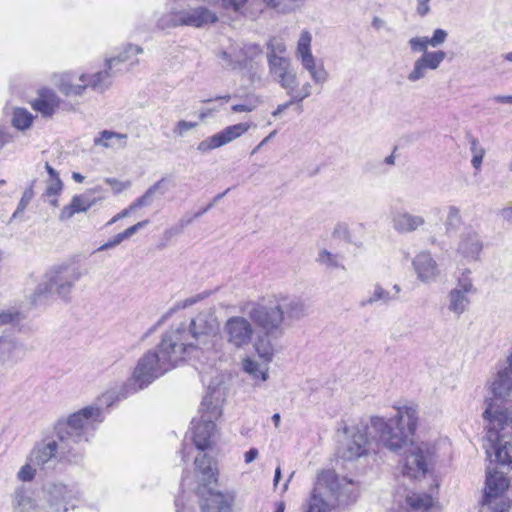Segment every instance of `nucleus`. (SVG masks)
<instances>
[{
  "label": "nucleus",
  "mask_w": 512,
  "mask_h": 512,
  "mask_svg": "<svg viewBox=\"0 0 512 512\" xmlns=\"http://www.w3.org/2000/svg\"><path fill=\"white\" fill-rule=\"evenodd\" d=\"M219 330L218 319L212 307L199 311L188 324L180 323L165 334L172 335V343L185 358L202 345H206Z\"/></svg>",
  "instance_id": "39448f33"
},
{
  "label": "nucleus",
  "mask_w": 512,
  "mask_h": 512,
  "mask_svg": "<svg viewBox=\"0 0 512 512\" xmlns=\"http://www.w3.org/2000/svg\"><path fill=\"white\" fill-rule=\"evenodd\" d=\"M63 189V183L61 179H47L46 181V189L45 196L51 198L49 199V203L53 206H58V200L56 198L57 195L61 193Z\"/></svg>",
  "instance_id": "79ce46f5"
},
{
  "label": "nucleus",
  "mask_w": 512,
  "mask_h": 512,
  "mask_svg": "<svg viewBox=\"0 0 512 512\" xmlns=\"http://www.w3.org/2000/svg\"><path fill=\"white\" fill-rule=\"evenodd\" d=\"M129 386H130L129 380H127V382L124 385H122L120 388L112 389V390H109V391L103 393L101 395V397L99 398V402L101 403V405H106L107 407H110L116 401L125 399L129 395H132L137 392V391H132L131 390L132 388Z\"/></svg>",
  "instance_id": "473e14b6"
},
{
  "label": "nucleus",
  "mask_w": 512,
  "mask_h": 512,
  "mask_svg": "<svg viewBox=\"0 0 512 512\" xmlns=\"http://www.w3.org/2000/svg\"><path fill=\"white\" fill-rule=\"evenodd\" d=\"M296 59L301 63V66L306 70L312 81L315 84H324L329 77L327 70L322 63H316V58L311 50V37L309 34H302L297 43L295 53Z\"/></svg>",
  "instance_id": "9b49d317"
},
{
  "label": "nucleus",
  "mask_w": 512,
  "mask_h": 512,
  "mask_svg": "<svg viewBox=\"0 0 512 512\" xmlns=\"http://www.w3.org/2000/svg\"><path fill=\"white\" fill-rule=\"evenodd\" d=\"M333 236L350 242L351 239L348 224L338 223L333 230Z\"/></svg>",
  "instance_id": "8fccbe9b"
},
{
  "label": "nucleus",
  "mask_w": 512,
  "mask_h": 512,
  "mask_svg": "<svg viewBox=\"0 0 512 512\" xmlns=\"http://www.w3.org/2000/svg\"><path fill=\"white\" fill-rule=\"evenodd\" d=\"M476 289L469 277H462L459 279L458 284L453 288L447 296L449 312L455 316L460 317L469 307L470 299L469 294H474Z\"/></svg>",
  "instance_id": "dca6fc26"
},
{
  "label": "nucleus",
  "mask_w": 512,
  "mask_h": 512,
  "mask_svg": "<svg viewBox=\"0 0 512 512\" xmlns=\"http://www.w3.org/2000/svg\"><path fill=\"white\" fill-rule=\"evenodd\" d=\"M323 487L329 490L339 503H347L353 492L352 481L345 477L339 478L334 471H324L318 477L317 487L311 496L307 512H329V505L316 494L317 490Z\"/></svg>",
  "instance_id": "6e6552de"
},
{
  "label": "nucleus",
  "mask_w": 512,
  "mask_h": 512,
  "mask_svg": "<svg viewBox=\"0 0 512 512\" xmlns=\"http://www.w3.org/2000/svg\"><path fill=\"white\" fill-rule=\"evenodd\" d=\"M60 98L51 89H41L38 98L32 103L35 111L39 112L43 117H52L59 108Z\"/></svg>",
  "instance_id": "bb28decb"
},
{
  "label": "nucleus",
  "mask_w": 512,
  "mask_h": 512,
  "mask_svg": "<svg viewBox=\"0 0 512 512\" xmlns=\"http://www.w3.org/2000/svg\"><path fill=\"white\" fill-rule=\"evenodd\" d=\"M310 313L307 300L295 295L279 294L261 303H253L247 310L249 319L266 336L279 338L285 330Z\"/></svg>",
  "instance_id": "f03ea898"
},
{
  "label": "nucleus",
  "mask_w": 512,
  "mask_h": 512,
  "mask_svg": "<svg viewBox=\"0 0 512 512\" xmlns=\"http://www.w3.org/2000/svg\"><path fill=\"white\" fill-rule=\"evenodd\" d=\"M244 58L248 60H254V57L261 55L262 49L257 44H247L242 48Z\"/></svg>",
  "instance_id": "3c124183"
},
{
  "label": "nucleus",
  "mask_w": 512,
  "mask_h": 512,
  "mask_svg": "<svg viewBox=\"0 0 512 512\" xmlns=\"http://www.w3.org/2000/svg\"><path fill=\"white\" fill-rule=\"evenodd\" d=\"M233 497L213 489L203 492L201 502L202 512H230Z\"/></svg>",
  "instance_id": "4be33fe9"
},
{
  "label": "nucleus",
  "mask_w": 512,
  "mask_h": 512,
  "mask_svg": "<svg viewBox=\"0 0 512 512\" xmlns=\"http://www.w3.org/2000/svg\"><path fill=\"white\" fill-rule=\"evenodd\" d=\"M412 265L417 279L423 283L434 282L440 275L438 264L429 251H421L416 254Z\"/></svg>",
  "instance_id": "a211bd4d"
},
{
  "label": "nucleus",
  "mask_w": 512,
  "mask_h": 512,
  "mask_svg": "<svg viewBox=\"0 0 512 512\" xmlns=\"http://www.w3.org/2000/svg\"><path fill=\"white\" fill-rule=\"evenodd\" d=\"M21 320V314L15 309L0 310V326L18 323Z\"/></svg>",
  "instance_id": "49530a36"
},
{
  "label": "nucleus",
  "mask_w": 512,
  "mask_h": 512,
  "mask_svg": "<svg viewBox=\"0 0 512 512\" xmlns=\"http://www.w3.org/2000/svg\"><path fill=\"white\" fill-rule=\"evenodd\" d=\"M142 53V47L133 44H126L116 56L106 58L105 66L108 67L110 71L114 69L116 72H120L122 71L120 66L126 62H129L131 66L137 64L138 59L135 57Z\"/></svg>",
  "instance_id": "393cba45"
},
{
  "label": "nucleus",
  "mask_w": 512,
  "mask_h": 512,
  "mask_svg": "<svg viewBox=\"0 0 512 512\" xmlns=\"http://www.w3.org/2000/svg\"><path fill=\"white\" fill-rule=\"evenodd\" d=\"M196 469L202 477V481L210 484L216 481V468L212 459L207 454L199 455L195 458Z\"/></svg>",
  "instance_id": "2f4dec72"
},
{
  "label": "nucleus",
  "mask_w": 512,
  "mask_h": 512,
  "mask_svg": "<svg viewBox=\"0 0 512 512\" xmlns=\"http://www.w3.org/2000/svg\"><path fill=\"white\" fill-rule=\"evenodd\" d=\"M148 222H149L148 220L140 221V222L136 223L135 225L127 228L124 232H122L123 236L125 237V239L130 238L137 231L144 228L148 224Z\"/></svg>",
  "instance_id": "6e6d98bb"
},
{
  "label": "nucleus",
  "mask_w": 512,
  "mask_h": 512,
  "mask_svg": "<svg viewBox=\"0 0 512 512\" xmlns=\"http://www.w3.org/2000/svg\"><path fill=\"white\" fill-rule=\"evenodd\" d=\"M227 5H231L236 11L239 10L248 0H223Z\"/></svg>",
  "instance_id": "774afa93"
},
{
  "label": "nucleus",
  "mask_w": 512,
  "mask_h": 512,
  "mask_svg": "<svg viewBox=\"0 0 512 512\" xmlns=\"http://www.w3.org/2000/svg\"><path fill=\"white\" fill-rule=\"evenodd\" d=\"M198 122H191L186 120H179L173 127L172 133L175 137H184L187 132L195 129Z\"/></svg>",
  "instance_id": "a18cd8bd"
},
{
  "label": "nucleus",
  "mask_w": 512,
  "mask_h": 512,
  "mask_svg": "<svg viewBox=\"0 0 512 512\" xmlns=\"http://www.w3.org/2000/svg\"><path fill=\"white\" fill-rule=\"evenodd\" d=\"M123 240H125V237L123 236V234L118 233L110 241L104 243L98 250L103 251V250H107L109 248H113V247L119 245Z\"/></svg>",
  "instance_id": "4d7b16f0"
},
{
  "label": "nucleus",
  "mask_w": 512,
  "mask_h": 512,
  "mask_svg": "<svg viewBox=\"0 0 512 512\" xmlns=\"http://www.w3.org/2000/svg\"><path fill=\"white\" fill-rule=\"evenodd\" d=\"M238 69L243 70V76L254 88H263L267 84L261 64L255 60L242 59L238 61Z\"/></svg>",
  "instance_id": "cd10ccee"
},
{
  "label": "nucleus",
  "mask_w": 512,
  "mask_h": 512,
  "mask_svg": "<svg viewBox=\"0 0 512 512\" xmlns=\"http://www.w3.org/2000/svg\"><path fill=\"white\" fill-rule=\"evenodd\" d=\"M268 63L269 76L287 92L295 90L298 86L296 71L294 70L290 58L270 59Z\"/></svg>",
  "instance_id": "2eb2a0df"
},
{
  "label": "nucleus",
  "mask_w": 512,
  "mask_h": 512,
  "mask_svg": "<svg viewBox=\"0 0 512 512\" xmlns=\"http://www.w3.org/2000/svg\"><path fill=\"white\" fill-rule=\"evenodd\" d=\"M87 78L86 74H82L76 79L72 74L66 73L59 75L55 84L59 91L66 96H81L88 88Z\"/></svg>",
  "instance_id": "b1692460"
},
{
  "label": "nucleus",
  "mask_w": 512,
  "mask_h": 512,
  "mask_svg": "<svg viewBox=\"0 0 512 512\" xmlns=\"http://www.w3.org/2000/svg\"><path fill=\"white\" fill-rule=\"evenodd\" d=\"M243 370L255 380L259 379L264 382L268 378L267 363L265 365H260L255 360L247 358L243 361Z\"/></svg>",
  "instance_id": "e433bc0d"
},
{
  "label": "nucleus",
  "mask_w": 512,
  "mask_h": 512,
  "mask_svg": "<svg viewBox=\"0 0 512 512\" xmlns=\"http://www.w3.org/2000/svg\"><path fill=\"white\" fill-rule=\"evenodd\" d=\"M194 219L195 217L193 215L185 214L183 217H181V219H179L177 224H175L174 226L170 227L165 231V236L171 238L175 235L181 234L185 227L190 225Z\"/></svg>",
  "instance_id": "37998d69"
},
{
  "label": "nucleus",
  "mask_w": 512,
  "mask_h": 512,
  "mask_svg": "<svg viewBox=\"0 0 512 512\" xmlns=\"http://www.w3.org/2000/svg\"><path fill=\"white\" fill-rule=\"evenodd\" d=\"M33 116L30 112L23 108H16L13 113L12 123L14 127L24 130L32 124Z\"/></svg>",
  "instance_id": "ea45409f"
},
{
  "label": "nucleus",
  "mask_w": 512,
  "mask_h": 512,
  "mask_svg": "<svg viewBox=\"0 0 512 512\" xmlns=\"http://www.w3.org/2000/svg\"><path fill=\"white\" fill-rule=\"evenodd\" d=\"M165 178L160 179L155 184H153L147 191L138 199L135 200L128 208L122 210L118 214H116L107 224L112 225L120 219L127 217L131 211L136 210L137 208L147 206L152 202L153 196L158 192L163 195L166 192L165 189Z\"/></svg>",
  "instance_id": "5701e85b"
},
{
  "label": "nucleus",
  "mask_w": 512,
  "mask_h": 512,
  "mask_svg": "<svg viewBox=\"0 0 512 512\" xmlns=\"http://www.w3.org/2000/svg\"><path fill=\"white\" fill-rule=\"evenodd\" d=\"M105 182L112 187L115 193H120L127 187L126 184L115 178H106Z\"/></svg>",
  "instance_id": "13d9d810"
},
{
  "label": "nucleus",
  "mask_w": 512,
  "mask_h": 512,
  "mask_svg": "<svg viewBox=\"0 0 512 512\" xmlns=\"http://www.w3.org/2000/svg\"><path fill=\"white\" fill-rule=\"evenodd\" d=\"M507 488L508 480L502 472H488L480 512H485V509L494 512H505L508 505L503 500L498 501V499Z\"/></svg>",
  "instance_id": "9d476101"
},
{
  "label": "nucleus",
  "mask_w": 512,
  "mask_h": 512,
  "mask_svg": "<svg viewBox=\"0 0 512 512\" xmlns=\"http://www.w3.org/2000/svg\"><path fill=\"white\" fill-rule=\"evenodd\" d=\"M217 20L215 14L206 8L199 7L188 11H182L172 16L174 26L186 25L194 28H205L208 24Z\"/></svg>",
  "instance_id": "f3484780"
},
{
  "label": "nucleus",
  "mask_w": 512,
  "mask_h": 512,
  "mask_svg": "<svg viewBox=\"0 0 512 512\" xmlns=\"http://www.w3.org/2000/svg\"><path fill=\"white\" fill-rule=\"evenodd\" d=\"M258 450L256 448H251L249 449L245 455H244V459H245V462L246 463H251L252 461H254L257 457H258Z\"/></svg>",
  "instance_id": "69168bd1"
},
{
  "label": "nucleus",
  "mask_w": 512,
  "mask_h": 512,
  "mask_svg": "<svg viewBox=\"0 0 512 512\" xmlns=\"http://www.w3.org/2000/svg\"><path fill=\"white\" fill-rule=\"evenodd\" d=\"M254 109V106L252 105H246V104H238L232 106V111L234 112H251Z\"/></svg>",
  "instance_id": "338daca9"
},
{
  "label": "nucleus",
  "mask_w": 512,
  "mask_h": 512,
  "mask_svg": "<svg viewBox=\"0 0 512 512\" xmlns=\"http://www.w3.org/2000/svg\"><path fill=\"white\" fill-rule=\"evenodd\" d=\"M429 1L430 0H417V2H418V5H417V12H418V14L423 16V15H426L429 12V10H430L429 4H428Z\"/></svg>",
  "instance_id": "e2e57ef3"
},
{
  "label": "nucleus",
  "mask_w": 512,
  "mask_h": 512,
  "mask_svg": "<svg viewBox=\"0 0 512 512\" xmlns=\"http://www.w3.org/2000/svg\"><path fill=\"white\" fill-rule=\"evenodd\" d=\"M18 479L21 481H31L35 476V469L30 464H25L21 467L18 474Z\"/></svg>",
  "instance_id": "864d4df0"
},
{
  "label": "nucleus",
  "mask_w": 512,
  "mask_h": 512,
  "mask_svg": "<svg viewBox=\"0 0 512 512\" xmlns=\"http://www.w3.org/2000/svg\"><path fill=\"white\" fill-rule=\"evenodd\" d=\"M403 465L402 474L411 479H419L424 476L428 470V459L430 458V451L424 445H412L407 448Z\"/></svg>",
  "instance_id": "ddd939ff"
},
{
  "label": "nucleus",
  "mask_w": 512,
  "mask_h": 512,
  "mask_svg": "<svg viewBox=\"0 0 512 512\" xmlns=\"http://www.w3.org/2000/svg\"><path fill=\"white\" fill-rule=\"evenodd\" d=\"M103 421L101 409L87 406L59 421L55 427L57 440L41 443L31 453V461L44 465L57 455L68 462L78 463L83 458L84 443L93 436Z\"/></svg>",
  "instance_id": "f257e3e1"
},
{
  "label": "nucleus",
  "mask_w": 512,
  "mask_h": 512,
  "mask_svg": "<svg viewBox=\"0 0 512 512\" xmlns=\"http://www.w3.org/2000/svg\"><path fill=\"white\" fill-rule=\"evenodd\" d=\"M397 300L395 295H391L389 291L384 289L379 283L374 284L369 296L360 301L361 307L373 306L376 303L388 305L391 301Z\"/></svg>",
  "instance_id": "c756f323"
},
{
  "label": "nucleus",
  "mask_w": 512,
  "mask_h": 512,
  "mask_svg": "<svg viewBox=\"0 0 512 512\" xmlns=\"http://www.w3.org/2000/svg\"><path fill=\"white\" fill-rule=\"evenodd\" d=\"M26 354L25 345L11 336L0 337V359L3 362H18Z\"/></svg>",
  "instance_id": "a878e982"
},
{
  "label": "nucleus",
  "mask_w": 512,
  "mask_h": 512,
  "mask_svg": "<svg viewBox=\"0 0 512 512\" xmlns=\"http://www.w3.org/2000/svg\"><path fill=\"white\" fill-rule=\"evenodd\" d=\"M71 204L74 210H76V212L79 213L86 212L90 207H92L94 201L88 199L84 195H76L72 198Z\"/></svg>",
  "instance_id": "09e8293b"
},
{
  "label": "nucleus",
  "mask_w": 512,
  "mask_h": 512,
  "mask_svg": "<svg viewBox=\"0 0 512 512\" xmlns=\"http://www.w3.org/2000/svg\"><path fill=\"white\" fill-rule=\"evenodd\" d=\"M391 222L393 229L399 234L413 233L426 224L422 215L412 214L404 209L392 211Z\"/></svg>",
  "instance_id": "aec40b11"
},
{
  "label": "nucleus",
  "mask_w": 512,
  "mask_h": 512,
  "mask_svg": "<svg viewBox=\"0 0 512 512\" xmlns=\"http://www.w3.org/2000/svg\"><path fill=\"white\" fill-rule=\"evenodd\" d=\"M342 431L345 435L342 446L339 448V456L342 459L354 461L376 452L377 445L370 423L345 424Z\"/></svg>",
  "instance_id": "0eeeda50"
},
{
  "label": "nucleus",
  "mask_w": 512,
  "mask_h": 512,
  "mask_svg": "<svg viewBox=\"0 0 512 512\" xmlns=\"http://www.w3.org/2000/svg\"><path fill=\"white\" fill-rule=\"evenodd\" d=\"M81 267L74 262H63L52 266L45 274L33 294V302H38L48 294L57 295L64 301H70L76 283L83 277Z\"/></svg>",
  "instance_id": "423d86ee"
},
{
  "label": "nucleus",
  "mask_w": 512,
  "mask_h": 512,
  "mask_svg": "<svg viewBox=\"0 0 512 512\" xmlns=\"http://www.w3.org/2000/svg\"><path fill=\"white\" fill-rule=\"evenodd\" d=\"M223 334L226 341L235 348L247 346L254 335L252 323L243 316L228 318L223 326Z\"/></svg>",
  "instance_id": "f8f14e48"
},
{
  "label": "nucleus",
  "mask_w": 512,
  "mask_h": 512,
  "mask_svg": "<svg viewBox=\"0 0 512 512\" xmlns=\"http://www.w3.org/2000/svg\"><path fill=\"white\" fill-rule=\"evenodd\" d=\"M220 57L224 61V66L233 70L238 69V61H242V59L240 58L234 59L232 54L226 51H222L220 53Z\"/></svg>",
  "instance_id": "5fc2aeb1"
},
{
  "label": "nucleus",
  "mask_w": 512,
  "mask_h": 512,
  "mask_svg": "<svg viewBox=\"0 0 512 512\" xmlns=\"http://www.w3.org/2000/svg\"><path fill=\"white\" fill-rule=\"evenodd\" d=\"M466 139L470 144V152L472 154L471 164L475 169H479L485 156V149L480 145L479 140L471 133L466 134Z\"/></svg>",
  "instance_id": "4c0bfd02"
},
{
  "label": "nucleus",
  "mask_w": 512,
  "mask_h": 512,
  "mask_svg": "<svg viewBox=\"0 0 512 512\" xmlns=\"http://www.w3.org/2000/svg\"><path fill=\"white\" fill-rule=\"evenodd\" d=\"M251 127L250 123H238L227 126L216 134L209 136L198 143L197 150L206 154L210 151L231 143L245 134Z\"/></svg>",
  "instance_id": "4468645a"
},
{
  "label": "nucleus",
  "mask_w": 512,
  "mask_h": 512,
  "mask_svg": "<svg viewBox=\"0 0 512 512\" xmlns=\"http://www.w3.org/2000/svg\"><path fill=\"white\" fill-rule=\"evenodd\" d=\"M483 249L482 240L476 230L467 227L461 233L457 252L468 260H478Z\"/></svg>",
  "instance_id": "412c9836"
},
{
  "label": "nucleus",
  "mask_w": 512,
  "mask_h": 512,
  "mask_svg": "<svg viewBox=\"0 0 512 512\" xmlns=\"http://www.w3.org/2000/svg\"><path fill=\"white\" fill-rule=\"evenodd\" d=\"M418 422V411L415 405L397 407L394 417L385 419L373 416L370 419L376 445L382 444L391 452L402 454L412 445L413 435Z\"/></svg>",
  "instance_id": "7ed1b4c3"
},
{
  "label": "nucleus",
  "mask_w": 512,
  "mask_h": 512,
  "mask_svg": "<svg viewBox=\"0 0 512 512\" xmlns=\"http://www.w3.org/2000/svg\"><path fill=\"white\" fill-rule=\"evenodd\" d=\"M33 196H34V193H33L32 187H29L24 191L22 198L18 204V207H17L15 213L13 214L14 217L16 216V214H18L19 212H22L26 208L28 203L32 200Z\"/></svg>",
  "instance_id": "603ef678"
},
{
  "label": "nucleus",
  "mask_w": 512,
  "mask_h": 512,
  "mask_svg": "<svg viewBox=\"0 0 512 512\" xmlns=\"http://www.w3.org/2000/svg\"><path fill=\"white\" fill-rule=\"evenodd\" d=\"M432 497L425 493H413L407 497V503L411 507V512H427L432 506Z\"/></svg>",
  "instance_id": "c9c22d12"
},
{
  "label": "nucleus",
  "mask_w": 512,
  "mask_h": 512,
  "mask_svg": "<svg viewBox=\"0 0 512 512\" xmlns=\"http://www.w3.org/2000/svg\"><path fill=\"white\" fill-rule=\"evenodd\" d=\"M296 102H292V96H290L289 101L283 104H279L277 108L273 111L272 115L274 117L279 116L282 112H284L286 109H288L291 105L295 104Z\"/></svg>",
  "instance_id": "680f3d73"
},
{
  "label": "nucleus",
  "mask_w": 512,
  "mask_h": 512,
  "mask_svg": "<svg viewBox=\"0 0 512 512\" xmlns=\"http://www.w3.org/2000/svg\"><path fill=\"white\" fill-rule=\"evenodd\" d=\"M200 411L202 413L200 419L192 421V439L196 448L204 451L211 446L216 433L215 420L221 416L222 411L219 405L212 403L210 394L204 397Z\"/></svg>",
  "instance_id": "1a4fd4ad"
},
{
  "label": "nucleus",
  "mask_w": 512,
  "mask_h": 512,
  "mask_svg": "<svg viewBox=\"0 0 512 512\" xmlns=\"http://www.w3.org/2000/svg\"><path fill=\"white\" fill-rule=\"evenodd\" d=\"M172 335L163 333L159 344L141 356L129 380L132 391H140L184 360Z\"/></svg>",
  "instance_id": "20e7f679"
},
{
  "label": "nucleus",
  "mask_w": 512,
  "mask_h": 512,
  "mask_svg": "<svg viewBox=\"0 0 512 512\" xmlns=\"http://www.w3.org/2000/svg\"><path fill=\"white\" fill-rule=\"evenodd\" d=\"M312 86L309 82H306L302 85L300 90H292L290 92H287L289 96H292V102L301 103L304 99L309 97L312 93L311 91Z\"/></svg>",
  "instance_id": "de8ad7c7"
},
{
  "label": "nucleus",
  "mask_w": 512,
  "mask_h": 512,
  "mask_svg": "<svg viewBox=\"0 0 512 512\" xmlns=\"http://www.w3.org/2000/svg\"><path fill=\"white\" fill-rule=\"evenodd\" d=\"M127 138V134L103 130L94 138L93 142L95 146L117 149L126 147Z\"/></svg>",
  "instance_id": "c85d7f7f"
},
{
  "label": "nucleus",
  "mask_w": 512,
  "mask_h": 512,
  "mask_svg": "<svg viewBox=\"0 0 512 512\" xmlns=\"http://www.w3.org/2000/svg\"><path fill=\"white\" fill-rule=\"evenodd\" d=\"M255 349L260 358L267 364L274 356V347L269 341L260 340L255 344Z\"/></svg>",
  "instance_id": "c03bdc74"
},
{
  "label": "nucleus",
  "mask_w": 512,
  "mask_h": 512,
  "mask_svg": "<svg viewBox=\"0 0 512 512\" xmlns=\"http://www.w3.org/2000/svg\"><path fill=\"white\" fill-rule=\"evenodd\" d=\"M76 212V210H74L72 204L70 203V205L68 206H65L62 210H61V213H60V220H66V219H70Z\"/></svg>",
  "instance_id": "052dcab7"
},
{
  "label": "nucleus",
  "mask_w": 512,
  "mask_h": 512,
  "mask_svg": "<svg viewBox=\"0 0 512 512\" xmlns=\"http://www.w3.org/2000/svg\"><path fill=\"white\" fill-rule=\"evenodd\" d=\"M447 34H434L433 37H414L409 40L411 49L414 52H425L428 46L437 47L446 39Z\"/></svg>",
  "instance_id": "72a5a7b5"
},
{
  "label": "nucleus",
  "mask_w": 512,
  "mask_h": 512,
  "mask_svg": "<svg viewBox=\"0 0 512 512\" xmlns=\"http://www.w3.org/2000/svg\"><path fill=\"white\" fill-rule=\"evenodd\" d=\"M116 73L117 72L114 69L110 71L108 67H106L104 71H99L92 75L86 74L88 76V87H91L94 91L102 93L111 85V79Z\"/></svg>",
  "instance_id": "7c9ffc66"
},
{
  "label": "nucleus",
  "mask_w": 512,
  "mask_h": 512,
  "mask_svg": "<svg viewBox=\"0 0 512 512\" xmlns=\"http://www.w3.org/2000/svg\"><path fill=\"white\" fill-rule=\"evenodd\" d=\"M462 217L458 207L450 205L447 209V214L444 222L445 233L448 236L455 234L462 225Z\"/></svg>",
  "instance_id": "f704fd0d"
},
{
  "label": "nucleus",
  "mask_w": 512,
  "mask_h": 512,
  "mask_svg": "<svg viewBox=\"0 0 512 512\" xmlns=\"http://www.w3.org/2000/svg\"><path fill=\"white\" fill-rule=\"evenodd\" d=\"M422 53V56L415 61L413 70L407 76L410 82H416L424 78L428 70H436L446 57V53L443 51H425Z\"/></svg>",
  "instance_id": "6ab92c4d"
},
{
  "label": "nucleus",
  "mask_w": 512,
  "mask_h": 512,
  "mask_svg": "<svg viewBox=\"0 0 512 512\" xmlns=\"http://www.w3.org/2000/svg\"><path fill=\"white\" fill-rule=\"evenodd\" d=\"M317 262L328 268H344L342 264V257L338 254H333L326 249L319 252Z\"/></svg>",
  "instance_id": "58836bf2"
},
{
  "label": "nucleus",
  "mask_w": 512,
  "mask_h": 512,
  "mask_svg": "<svg viewBox=\"0 0 512 512\" xmlns=\"http://www.w3.org/2000/svg\"><path fill=\"white\" fill-rule=\"evenodd\" d=\"M267 51V62H270V59L275 58H287L285 56L286 53V45L285 43L277 37H273L269 40Z\"/></svg>",
  "instance_id": "a19ab883"
},
{
  "label": "nucleus",
  "mask_w": 512,
  "mask_h": 512,
  "mask_svg": "<svg viewBox=\"0 0 512 512\" xmlns=\"http://www.w3.org/2000/svg\"><path fill=\"white\" fill-rule=\"evenodd\" d=\"M499 214L503 218V220L512 224V206L501 209Z\"/></svg>",
  "instance_id": "0e129e2a"
},
{
  "label": "nucleus",
  "mask_w": 512,
  "mask_h": 512,
  "mask_svg": "<svg viewBox=\"0 0 512 512\" xmlns=\"http://www.w3.org/2000/svg\"><path fill=\"white\" fill-rule=\"evenodd\" d=\"M200 299L199 296H195V297H190V298H187L181 302H178L176 305H175V309H184V308H187L189 306H192L194 305L198 300Z\"/></svg>",
  "instance_id": "bf43d9fd"
}]
</instances>
